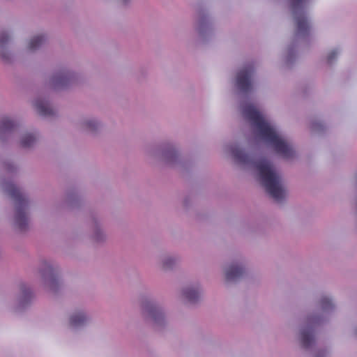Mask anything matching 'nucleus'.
Returning <instances> with one entry per match:
<instances>
[{"mask_svg":"<svg viewBox=\"0 0 357 357\" xmlns=\"http://www.w3.org/2000/svg\"><path fill=\"white\" fill-rule=\"evenodd\" d=\"M9 39L8 34L7 33H2L0 34V45H3L6 43Z\"/></svg>","mask_w":357,"mask_h":357,"instance_id":"nucleus-18","label":"nucleus"},{"mask_svg":"<svg viewBox=\"0 0 357 357\" xmlns=\"http://www.w3.org/2000/svg\"><path fill=\"white\" fill-rule=\"evenodd\" d=\"M253 73L254 69L251 65L245 66L238 73L236 86L241 91L247 93L251 90V77Z\"/></svg>","mask_w":357,"mask_h":357,"instance_id":"nucleus-5","label":"nucleus"},{"mask_svg":"<svg viewBox=\"0 0 357 357\" xmlns=\"http://www.w3.org/2000/svg\"><path fill=\"white\" fill-rule=\"evenodd\" d=\"M34 106L40 115L50 116L53 114V110L48 102L43 100H37Z\"/></svg>","mask_w":357,"mask_h":357,"instance_id":"nucleus-7","label":"nucleus"},{"mask_svg":"<svg viewBox=\"0 0 357 357\" xmlns=\"http://www.w3.org/2000/svg\"><path fill=\"white\" fill-rule=\"evenodd\" d=\"M6 190L14 199L16 206L15 223L20 230H24L28 225V219L25 213L27 201L20 190L13 183H8Z\"/></svg>","mask_w":357,"mask_h":357,"instance_id":"nucleus-3","label":"nucleus"},{"mask_svg":"<svg viewBox=\"0 0 357 357\" xmlns=\"http://www.w3.org/2000/svg\"><path fill=\"white\" fill-rule=\"evenodd\" d=\"M86 321V316L82 313L73 314L70 319V324L72 327H78L83 325Z\"/></svg>","mask_w":357,"mask_h":357,"instance_id":"nucleus-10","label":"nucleus"},{"mask_svg":"<svg viewBox=\"0 0 357 357\" xmlns=\"http://www.w3.org/2000/svg\"><path fill=\"white\" fill-rule=\"evenodd\" d=\"M255 166L266 191L275 201L282 200L285 197V191L281 184L280 176L273 169L271 162L262 158L256 163Z\"/></svg>","mask_w":357,"mask_h":357,"instance_id":"nucleus-2","label":"nucleus"},{"mask_svg":"<svg viewBox=\"0 0 357 357\" xmlns=\"http://www.w3.org/2000/svg\"><path fill=\"white\" fill-rule=\"evenodd\" d=\"M149 312L152 314L154 319L156 320V319H157L156 314H155L157 313L156 308L155 307H151L149 310Z\"/></svg>","mask_w":357,"mask_h":357,"instance_id":"nucleus-19","label":"nucleus"},{"mask_svg":"<svg viewBox=\"0 0 357 357\" xmlns=\"http://www.w3.org/2000/svg\"><path fill=\"white\" fill-rule=\"evenodd\" d=\"M304 1L305 0H291L292 12L296 23V31L301 35L307 33L310 29L307 18L302 11Z\"/></svg>","mask_w":357,"mask_h":357,"instance_id":"nucleus-4","label":"nucleus"},{"mask_svg":"<svg viewBox=\"0 0 357 357\" xmlns=\"http://www.w3.org/2000/svg\"><path fill=\"white\" fill-rule=\"evenodd\" d=\"M87 126L91 128H93L96 127V123L93 121H89L87 122Z\"/></svg>","mask_w":357,"mask_h":357,"instance_id":"nucleus-20","label":"nucleus"},{"mask_svg":"<svg viewBox=\"0 0 357 357\" xmlns=\"http://www.w3.org/2000/svg\"><path fill=\"white\" fill-rule=\"evenodd\" d=\"M47 268H48V271H49L50 272H52V268L50 266H48V267H47Z\"/></svg>","mask_w":357,"mask_h":357,"instance_id":"nucleus-23","label":"nucleus"},{"mask_svg":"<svg viewBox=\"0 0 357 357\" xmlns=\"http://www.w3.org/2000/svg\"><path fill=\"white\" fill-rule=\"evenodd\" d=\"M15 124L8 117H4L1 119L0 130L2 131H8L14 127Z\"/></svg>","mask_w":357,"mask_h":357,"instance_id":"nucleus-14","label":"nucleus"},{"mask_svg":"<svg viewBox=\"0 0 357 357\" xmlns=\"http://www.w3.org/2000/svg\"><path fill=\"white\" fill-rule=\"evenodd\" d=\"M337 54H338V52H337V50H333V51H331V52L328 54V57H327L328 62V63L332 62V61H333V59H335L337 57Z\"/></svg>","mask_w":357,"mask_h":357,"instance_id":"nucleus-17","label":"nucleus"},{"mask_svg":"<svg viewBox=\"0 0 357 357\" xmlns=\"http://www.w3.org/2000/svg\"><path fill=\"white\" fill-rule=\"evenodd\" d=\"M243 113L256 127L260 137L269 144L278 154L286 159L294 157V151L292 146L278 134L275 129L264 119L255 106H244Z\"/></svg>","mask_w":357,"mask_h":357,"instance_id":"nucleus-1","label":"nucleus"},{"mask_svg":"<svg viewBox=\"0 0 357 357\" xmlns=\"http://www.w3.org/2000/svg\"><path fill=\"white\" fill-rule=\"evenodd\" d=\"M231 153L235 160L241 164H248L250 162V156L237 146L231 148Z\"/></svg>","mask_w":357,"mask_h":357,"instance_id":"nucleus-8","label":"nucleus"},{"mask_svg":"<svg viewBox=\"0 0 357 357\" xmlns=\"http://www.w3.org/2000/svg\"><path fill=\"white\" fill-rule=\"evenodd\" d=\"M45 41V38L43 36H38L31 38L29 43L28 48L29 50H35L39 47Z\"/></svg>","mask_w":357,"mask_h":357,"instance_id":"nucleus-11","label":"nucleus"},{"mask_svg":"<svg viewBox=\"0 0 357 357\" xmlns=\"http://www.w3.org/2000/svg\"><path fill=\"white\" fill-rule=\"evenodd\" d=\"M301 341L303 347L305 348H307L311 345L313 341V337L310 329L302 331Z\"/></svg>","mask_w":357,"mask_h":357,"instance_id":"nucleus-9","label":"nucleus"},{"mask_svg":"<svg viewBox=\"0 0 357 357\" xmlns=\"http://www.w3.org/2000/svg\"><path fill=\"white\" fill-rule=\"evenodd\" d=\"M243 273L242 267L237 265L230 266L225 272V278L227 281H234L239 278Z\"/></svg>","mask_w":357,"mask_h":357,"instance_id":"nucleus-6","label":"nucleus"},{"mask_svg":"<svg viewBox=\"0 0 357 357\" xmlns=\"http://www.w3.org/2000/svg\"><path fill=\"white\" fill-rule=\"evenodd\" d=\"M36 141V137L32 134L24 135L21 140V145L23 147L31 146Z\"/></svg>","mask_w":357,"mask_h":357,"instance_id":"nucleus-13","label":"nucleus"},{"mask_svg":"<svg viewBox=\"0 0 357 357\" xmlns=\"http://www.w3.org/2000/svg\"><path fill=\"white\" fill-rule=\"evenodd\" d=\"M171 261L172 260H171V259H168V260H167V261L165 262V266H166V267H168V266H168V261Z\"/></svg>","mask_w":357,"mask_h":357,"instance_id":"nucleus-22","label":"nucleus"},{"mask_svg":"<svg viewBox=\"0 0 357 357\" xmlns=\"http://www.w3.org/2000/svg\"><path fill=\"white\" fill-rule=\"evenodd\" d=\"M185 298L190 302H195L199 298V292L194 289L188 288L183 291Z\"/></svg>","mask_w":357,"mask_h":357,"instance_id":"nucleus-12","label":"nucleus"},{"mask_svg":"<svg viewBox=\"0 0 357 357\" xmlns=\"http://www.w3.org/2000/svg\"><path fill=\"white\" fill-rule=\"evenodd\" d=\"M321 305L323 309L328 310L333 307L331 301L328 297H324L321 301Z\"/></svg>","mask_w":357,"mask_h":357,"instance_id":"nucleus-15","label":"nucleus"},{"mask_svg":"<svg viewBox=\"0 0 357 357\" xmlns=\"http://www.w3.org/2000/svg\"><path fill=\"white\" fill-rule=\"evenodd\" d=\"M22 291H23V294H24V296L28 297V296H30L31 292H30L29 290H28V289H23Z\"/></svg>","mask_w":357,"mask_h":357,"instance_id":"nucleus-21","label":"nucleus"},{"mask_svg":"<svg viewBox=\"0 0 357 357\" xmlns=\"http://www.w3.org/2000/svg\"><path fill=\"white\" fill-rule=\"evenodd\" d=\"M66 79L67 76L66 75H56L55 77H54V82L56 84H63Z\"/></svg>","mask_w":357,"mask_h":357,"instance_id":"nucleus-16","label":"nucleus"}]
</instances>
